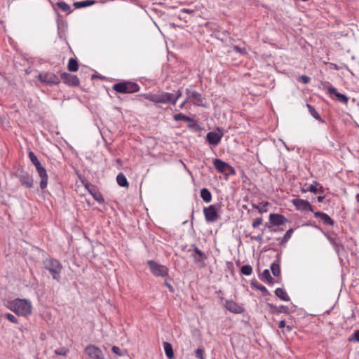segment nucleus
Here are the masks:
<instances>
[{
    "label": "nucleus",
    "instance_id": "f257e3e1",
    "mask_svg": "<svg viewBox=\"0 0 359 359\" xmlns=\"http://www.w3.org/2000/svg\"><path fill=\"white\" fill-rule=\"evenodd\" d=\"M6 307L13 311L18 316L27 317L32 313V304L26 299H15L8 302Z\"/></svg>",
    "mask_w": 359,
    "mask_h": 359
},
{
    "label": "nucleus",
    "instance_id": "f03ea898",
    "mask_svg": "<svg viewBox=\"0 0 359 359\" xmlns=\"http://www.w3.org/2000/svg\"><path fill=\"white\" fill-rule=\"evenodd\" d=\"M145 98L155 103H170L175 104V100H172V93H162L161 94H148L145 95Z\"/></svg>",
    "mask_w": 359,
    "mask_h": 359
},
{
    "label": "nucleus",
    "instance_id": "7ed1b4c3",
    "mask_svg": "<svg viewBox=\"0 0 359 359\" xmlns=\"http://www.w3.org/2000/svg\"><path fill=\"white\" fill-rule=\"evenodd\" d=\"M45 268L52 274L53 279L59 280L60 273L62 269L59 261L53 259H46L44 262Z\"/></svg>",
    "mask_w": 359,
    "mask_h": 359
},
{
    "label": "nucleus",
    "instance_id": "20e7f679",
    "mask_svg": "<svg viewBox=\"0 0 359 359\" xmlns=\"http://www.w3.org/2000/svg\"><path fill=\"white\" fill-rule=\"evenodd\" d=\"M113 88L121 93H133L137 92L140 87L134 82H121L114 84Z\"/></svg>",
    "mask_w": 359,
    "mask_h": 359
},
{
    "label": "nucleus",
    "instance_id": "39448f33",
    "mask_svg": "<svg viewBox=\"0 0 359 359\" xmlns=\"http://www.w3.org/2000/svg\"><path fill=\"white\" fill-rule=\"evenodd\" d=\"M147 264L151 272L155 276L165 277L168 276V269L166 266L151 260L148 261Z\"/></svg>",
    "mask_w": 359,
    "mask_h": 359
},
{
    "label": "nucleus",
    "instance_id": "423d86ee",
    "mask_svg": "<svg viewBox=\"0 0 359 359\" xmlns=\"http://www.w3.org/2000/svg\"><path fill=\"white\" fill-rule=\"evenodd\" d=\"M40 81L46 85H57L60 83L59 77L53 72H43L38 76Z\"/></svg>",
    "mask_w": 359,
    "mask_h": 359
},
{
    "label": "nucleus",
    "instance_id": "0eeeda50",
    "mask_svg": "<svg viewBox=\"0 0 359 359\" xmlns=\"http://www.w3.org/2000/svg\"><path fill=\"white\" fill-rule=\"evenodd\" d=\"M84 353L90 359H104L102 350L95 345H88L84 349Z\"/></svg>",
    "mask_w": 359,
    "mask_h": 359
},
{
    "label": "nucleus",
    "instance_id": "6e6552de",
    "mask_svg": "<svg viewBox=\"0 0 359 359\" xmlns=\"http://www.w3.org/2000/svg\"><path fill=\"white\" fill-rule=\"evenodd\" d=\"M213 165L216 170H217L221 173L229 172L230 174H234L235 170L232 166L225 163L224 161L215 158L213 161Z\"/></svg>",
    "mask_w": 359,
    "mask_h": 359
},
{
    "label": "nucleus",
    "instance_id": "1a4fd4ad",
    "mask_svg": "<svg viewBox=\"0 0 359 359\" xmlns=\"http://www.w3.org/2000/svg\"><path fill=\"white\" fill-rule=\"evenodd\" d=\"M223 135L222 130L218 129L217 131L209 132L206 135V140L210 144L217 146L221 142Z\"/></svg>",
    "mask_w": 359,
    "mask_h": 359
},
{
    "label": "nucleus",
    "instance_id": "9d476101",
    "mask_svg": "<svg viewBox=\"0 0 359 359\" xmlns=\"http://www.w3.org/2000/svg\"><path fill=\"white\" fill-rule=\"evenodd\" d=\"M203 213L205 215V220L208 222H215L219 218V215H218L215 206L212 205H211L207 208H205L203 209Z\"/></svg>",
    "mask_w": 359,
    "mask_h": 359
},
{
    "label": "nucleus",
    "instance_id": "9b49d317",
    "mask_svg": "<svg viewBox=\"0 0 359 359\" xmlns=\"http://www.w3.org/2000/svg\"><path fill=\"white\" fill-rule=\"evenodd\" d=\"M187 101L191 102L195 105H200L203 102V97L201 94L195 90H191L190 89L186 90Z\"/></svg>",
    "mask_w": 359,
    "mask_h": 359
},
{
    "label": "nucleus",
    "instance_id": "f8f14e48",
    "mask_svg": "<svg viewBox=\"0 0 359 359\" xmlns=\"http://www.w3.org/2000/svg\"><path fill=\"white\" fill-rule=\"evenodd\" d=\"M323 87L327 90L328 93L330 95H335L337 100L341 103H344V104H346L348 101V97L342 94V93H340L337 91V88H335L334 87H333L332 86H327V84H323Z\"/></svg>",
    "mask_w": 359,
    "mask_h": 359
},
{
    "label": "nucleus",
    "instance_id": "ddd939ff",
    "mask_svg": "<svg viewBox=\"0 0 359 359\" xmlns=\"http://www.w3.org/2000/svg\"><path fill=\"white\" fill-rule=\"evenodd\" d=\"M292 203L299 210L313 211L311 204L306 200L295 198L292 200Z\"/></svg>",
    "mask_w": 359,
    "mask_h": 359
},
{
    "label": "nucleus",
    "instance_id": "4468645a",
    "mask_svg": "<svg viewBox=\"0 0 359 359\" xmlns=\"http://www.w3.org/2000/svg\"><path fill=\"white\" fill-rule=\"evenodd\" d=\"M224 306L230 312L236 314L241 313L244 311V309L241 306L232 300H226Z\"/></svg>",
    "mask_w": 359,
    "mask_h": 359
},
{
    "label": "nucleus",
    "instance_id": "2eb2a0df",
    "mask_svg": "<svg viewBox=\"0 0 359 359\" xmlns=\"http://www.w3.org/2000/svg\"><path fill=\"white\" fill-rule=\"evenodd\" d=\"M61 78L64 80L65 83L69 86H77L79 84V79L75 75L64 72L61 74Z\"/></svg>",
    "mask_w": 359,
    "mask_h": 359
},
{
    "label": "nucleus",
    "instance_id": "dca6fc26",
    "mask_svg": "<svg viewBox=\"0 0 359 359\" xmlns=\"http://www.w3.org/2000/svg\"><path fill=\"white\" fill-rule=\"evenodd\" d=\"M37 172L41 177L40 187L44 189L48 184V175L46 169L41 165L39 167L36 168Z\"/></svg>",
    "mask_w": 359,
    "mask_h": 359
},
{
    "label": "nucleus",
    "instance_id": "f3484780",
    "mask_svg": "<svg viewBox=\"0 0 359 359\" xmlns=\"http://www.w3.org/2000/svg\"><path fill=\"white\" fill-rule=\"evenodd\" d=\"M269 221L272 224L278 226L283 224L287 221V219L279 214H271L269 216Z\"/></svg>",
    "mask_w": 359,
    "mask_h": 359
},
{
    "label": "nucleus",
    "instance_id": "a211bd4d",
    "mask_svg": "<svg viewBox=\"0 0 359 359\" xmlns=\"http://www.w3.org/2000/svg\"><path fill=\"white\" fill-rule=\"evenodd\" d=\"M314 216L316 218H319L325 224H327L330 226L334 225L333 219L326 213L321 212H316L314 213Z\"/></svg>",
    "mask_w": 359,
    "mask_h": 359
},
{
    "label": "nucleus",
    "instance_id": "6ab92c4d",
    "mask_svg": "<svg viewBox=\"0 0 359 359\" xmlns=\"http://www.w3.org/2000/svg\"><path fill=\"white\" fill-rule=\"evenodd\" d=\"M269 203L266 201H262L258 204H253L252 208L257 209L259 212L263 213L266 212L268 211V206Z\"/></svg>",
    "mask_w": 359,
    "mask_h": 359
},
{
    "label": "nucleus",
    "instance_id": "aec40b11",
    "mask_svg": "<svg viewBox=\"0 0 359 359\" xmlns=\"http://www.w3.org/2000/svg\"><path fill=\"white\" fill-rule=\"evenodd\" d=\"M275 294L283 301L288 302L290 299L287 292L282 288H277L275 290Z\"/></svg>",
    "mask_w": 359,
    "mask_h": 359
},
{
    "label": "nucleus",
    "instance_id": "412c9836",
    "mask_svg": "<svg viewBox=\"0 0 359 359\" xmlns=\"http://www.w3.org/2000/svg\"><path fill=\"white\" fill-rule=\"evenodd\" d=\"M201 197L206 203H209L212 200V194L210 192V191L206 188H203L201 189Z\"/></svg>",
    "mask_w": 359,
    "mask_h": 359
},
{
    "label": "nucleus",
    "instance_id": "4be33fe9",
    "mask_svg": "<svg viewBox=\"0 0 359 359\" xmlns=\"http://www.w3.org/2000/svg\"><path fill=\"white\" fill-rule=\"evenodd\" d=\"M116 182L118 184L122 187H128L129 185L126 177L123 173H119L117 175Z\"/></svg>",
    "mask_w": 359,
    "mask_h": 359
},
{
    "label": "nucleus",
    "instance_id": "5701e85b",
    "mask_svg": "<svg viewBox=\"0 0 359 359\" xmlns=\"http://www.w3.org/2000/svg\"><path fill=\"white\" fill-rule=\"evenodd\" d=\"M67 69L70 72H77L79 69L77 60L74 58H70L67 65Z\"/></svg>",
    "mask_w": 359,
    "mask_h": 359
},
{
    "label": "nucleus",
    "instance_id": "b1692460",
    "mask_svg": "<svg viewBox=\"0 0 359 359\" xmlns=\"http://www.w3.org/2000/svg\"><path fill=\"white\" fill-rule=\"evenodd\" d=\"M163 346L166 356L169 359H172L174 356L172 345L168 342H165Z\"/></svg>",
    "mask_w": 359,
    "mask_h": 359
},
{
    "label": "nucleus",
    "instance_id": "393cba45",
    "mask_svg": "<svg viewBox=\"0 0 359 359\" xmlns=\"http://www.w3.org/2000/svg\"><path fill=\"white\" fill-rule=\"evenodd\" d=\"M195 252L194 258L196 262H201L205 259V255L198 248L195 247L194 249Z\"/></svg>",
    "mask_w": 359,
    "mask_h": 359
},
{
    "label": "nucleus",
    "instance_id": "a878e982",
    "mask_svg": "<svg viewBox=\"0 0 359 359\" xmlns=\"http://www.w3.org/2000/svg\"><path fill=\"white\" fill-rule=\"evenodd\" d=\"M269 306L273 310L272 312H278V313H288V308L285 306H280L279 307H277L276 306H273L271 304H269Z\"/></svg>",
    "mask_w": 359,
    "mask_h": 359
},
{
    "label": "nucleus",
    "instance_id": "bb28decb",
    "mask_svg": "<svg viewBox=\"0 0 359 359\" xmlns=\"http://www.w3.org/2000/svg\"><path fill=\"white\" fill-rule=\"evenodd\" d=\"M94 4V1H77L74 4L76 8H83L86 6H91Z\"/></svg>",
    "mask_w": 359,
    "mask_h": 359
},
{
    "label": "nucleus",
    "instance_id": "cd10ccee",
    "mask_svg": "<svg viewBox=\"0 0 359 359\" xmlns=\"http://www.w3.org/2000/svg\"><path fill=\"white\" fill-rule=\"evenodd\" d=\"M29 157L30 161L35 165L36 168V167H39V165H41L40 161H39L38 158L34 154L33 151H29Z\"/></svg>",
    "mask_w": 359,
    "mask_h": 359
},
{
    "label": "nucleus",
    "instance_id": "c85d7f7f",
    "mask_svg": "<svg viewBox=\"0 0 359 359\" xmlns=\"http://www.w3.org/2000/svg\"><path fill=\"white\" fill-rule=\"evenodd\" d=\"M174 119L177 121H184L186 122L191 121V118H190L189 117L187 116L186 115H184L182 113L175 114L174 116Z\"/></svg>",
    "mask_w": 359,
    "mask_h": 359
},
{
    "label": "nucleus",
    "instance_id": "c756f323",
    "mask_svg": "<svg viewBox=\"0 0 359 359\" xmlns=\"http://www.w3.org/2000/svg\"><path fill=\"white\" fill-rule=\"evenodd\" d=\"M21 182L26 187H32L33 184V180L29 176H25L21 178Z\"/></svg>",
    "mask_w": 359,
    "mask_h": 359
},
{
    "label": "nucleus",
    "instance_id": "7c9ffc66",
    "mask_svg": "<svg viewBox=\"0 0 359 359\" xmlns=\"http://www.w3.org/2000/svg\"><path fill=\"white\" fill-rule=\"evenodd\" d=\"M271 270L273 276H278L280 271V266L278 264L272 263L271 264Z\"/></svg>",
    "mask_w": 359,
    "mask_h": 359
},
{
    "label": "nucleus",
    "instance_id": "2f4dec72",
    "mask_svg": "<svg viewBox=\"0 0 359 359\" xmlns=\"http://www.w3.org/2000/svg\"><path fill=\"white\" fill-rule=\"evenodd\" d=\"M57 6L65 12H70V6L69 4L64 1H59L57 3Z\"/></svg>",
    "mask_w": 359,
    "mask_h": 359
},
{
    "label": "nucleus",
    "instance_id": "473e14b6",
    "mask_svg": "<svg viewBox=\"0 0 359 359\" xmlns=\"http://www.w3.org/2000/svg\"><path fill=\"white\" fill-rule=\"evenodd\" d=\"M262 278L266 280L269 283L273 282V278L271 276L270 272L268 269L264 270L262 273Z\"/></svg>",
    "mask_w": 359,
    "mask_h": 359
},
{
    "label": "nucleus",
    "instance_id": "72a5a7b5",
    "mask_svg": "<svg viewBox=\"0 0 359 359\" xmlns=\"http://www.w3.org/2000/svg\"><path fill=\"white\" fill-rule=\"evenodd\" d=\"M252 272V269L250 265H244L241 267V273L246 276H250Z\"/></svg>",
    "mask_w": 359,
    "mask_h": 359
},
{
    "label": "nucleus",
    "instance_id": "f704fd0d",
    "mask_svg": "<svg viewBox=\"0 0 359 359\" xmlns=\"http://www.w3.org/2000/svg\"><path fill=\"white\" fill-rule=\"evenodd\" d=\"M292 233H293L292 229H290L289 230H287L286 231V233H285L284 236L283 237L281 243H287L289 241V239L291 238Z\"/></svg>",
    "mask_w": 359,
    "mask_h": 359
},
{
    "label": "nucleus",
    "instance_id": "c9c22d12",
    "mask_svg": "<svg viewBox=\"0 0 359 359\" xmlns=\"http://www.w3.org/2000/svg\"><path fill=\"white\" fill-rule=\"evenodd\" d=\"M307 107L309 108V112L316 119H320V116L318 113L316 111V110L310 104H307Z\"/></svg>",
    "mask_w": 359,
    "mask_h": 359
},
{
    "label": "nucleus",
    "instance_id": "e433bc0d",
    "mask_svg": "<svg viewBox=\"0 0 359 359\" xmlns=\"http://www.w3.org/2000/svg\"><path fill=\"white\" fill-rule=\"evenodd\" d=\"M232 48L234 51L239 53L241 55H245L247 53L245 47L241 48L238 46H233Z\"/></svg>",
    "mask_w": 359,
    "mask_h": 359
},
{
    "label": "nucleus",
    "instance_id": "4c0bfd02",
    "mask_svg": "<svg viewBox=\"0 0 359 359\" xmlns=\"http://www.w3.org/2000/svg\"><path fill=\"white\" fill-rule=\"evenodd\" d=\"M67 353H68V349L66 348H64V347L56 349L55 351V353L58 355H66Z\"/></svg>",
    "mask_w": 359,
    "mask_h": 359
},
{
    "label": "nucleus",
    "instance_id": "58836bf2",
    "mask_svg": "<svg viewBox=\"0 0 359 359\" xmlns=\"http://www.w3.org/2000/svg\"><path fill=\"white\" fill-rule=\"evenodd\" d=\"M6 318L9 320L11 321V323H18V319L11 313H6L5 315Z\"/></svg>",
    "mask_w": 359,
    "mask_h": 359
},
{
    "label": "nucleus",
    "instance_id": "ea45409f",
    "mask_svg": "<svg viewBox=\"0 0 359 359\" xmlns=\"http://www.w3.org/2000/svg\"><path fill=\"white\" fill-rule=\"evenodd\" d=\"M318 185V184L317 182H314L313 184H311L309 189H307V191H309L311 192H313V193H317L318 192V189H317V186Z\"/></svg>",
    "mask_w": 359,
    "mask_h": 359
},
{
    "label": "nucleus",
    "instance_id": "a19ab883",
    "mask_svg": "<svg viewBox=\"0 0 359 359\" xmlns=\"http://www.w3.org/2000/svg\"><path fill=\"white\" fill-rule=\"evenodd\" d=\"M299 81L300 82L306 84V83H308L310 82L311 79L308 76L302 75V76H299Z\"/></svg>",
    "mask_w": 359,
    "mask_h": 359
},
{
    "label": "nucleus",
    "instance_id": "79ce46f5",
    "mask_svg": "<svg viewBox=\"0 0 359 359\" xmlns=\"http://www.w3.org/2000/svg\"><path fill=\"white\" fill-rule=\"evenodd\" d=\"M203 353H204L203 351L201 348H198L195 351V355H196V358H198V359H204Z\"/></svg>",
    "mask_w": 359,
    "mask_h": 359
},
{
    "label": "nucleus",
    "instance_id": "37998d69",
    "mask_svg": "<svg viewBox=\"0 0 359 359\" xmlns=\"http://www.w3.org/2000/svg\"><path fill=\"white\" fill-rule=\"evenodd\" d=\"M262 223V219L261 217L255 219L252 222V226L254 228L258 227L259 225H261Z\"/></svg>",
    "mask_w": 359,
    "mask_h": 359
},
{
    "label": "nucleus",
    "instance_id": "c03bdc74",
    "mask_svg": "<svg viewBox=\"0 0 359 359\" xmlns=\"http://www.w3.org/2000/svg\"><path fill=\"white\" fill-rule=\"evenodd\" d=\"M350 340H353L359 342V330H356L354 332V333L351 335Z\"/></svg>",
    "mask_w": 359,
    "mask_h": 359
},
{
    "label": "nucleus",
    "instance_id": "a18cd8bd",
    "mask_svg": "<svg viewBox=\"0 0 359 359\" xmlns=\"http://www.w3.org/2000/svg\"><path fill=\"white\" fill-rule=\"evenodd\" d=\"M111 351L114 353H115L117 355H119V356L123 355V353H121V349L118 346H114L111 348Z\"/></svg>",
    "mask_w": 359,
    "mask_h": 359
},
{
    "label": "nucleus",
    "instance_id": "49530a36",
    "mask_svg": "<svg viewBox=\"0 0 359 359\" xmlns=\"http://www.w3.org/2000/svg\"><path fill=\"white\" fill-rule=\"evenodd\" d=\"M181 95L182 93L180 90L176 93V94L172 93V99L174 98L175 104H176L177 100L181 97Z\"/></svg>",
    "mask_w": 359,
    "mask_h": 359
},
{
    "label": "nucleus",
    "instance_id": "de8ad7c7",
    "mask_svg": "<svg viewBox=\"0 0 359 359\" xmlns=\"http://www.w3.org/2000/svg\"><path fill=\"white\" fill-rule=\"evenodd\" d=\"M278 326L280 328H284L285 327V322L284 320H280L278 323Z\"/></svg>",
    "mask_w": 359,
    "mask_h": 359
},
{
    "label": "nucleus",
    "instance_id": "09e8293b",
    "mask_svg": "<svg viewBox=\"0 0 359 359\" xmlns=\"http://www.w3.org/2000/svg\"><path fill=\"white\" fill-rule=\"evenodd\" d=\"M189 101H187V98L186 99L185 101H184L180 105V109H183L186 104L187 102H189Z\"/></svg>",
    "mask_w": 359,
    "mask_h": 359
},
{
    "label": "nucleus",
    "instance_id": "8fccbe9b",
    "mask_svg": "<svg viewBox=\"0 0 359 359\" xmlns=\"http://www.w3.org/2000/svg\"><path fill=\"white\" fill-rule=\"evenodd\" d=\"M258 289L262 292L266 291V288L263 285H260L259 287H258Z\"/></svg>",
    "mask_w": 359,
    "mask_h": 359
},
{
    "label": "nucleus",
    "instance_id": "3c124183",
    "mask_svg": "<svg viewBox=\"0 0 359 359\" xmlns=\"http://www.w3.org/2000/svg\"><path fill=\"white\" fill-rule=\"evenodd\" d=\"M182 11H184V12H185V13H193V11H191V10H189V9H187V8H184V9L182 10Z\"/></svg>",
    "mask_w": 359,
    "mask_h": 359
},
{
    "label": "nucleus",
    "instance_id": "603ef678",
    "mask_svg": "<svg viewBox=\"0 0 359 359\" xmlns=\"http://www.w3.org/2000/svg\"><path fill=\"white\" fill-rule=\"evenodd\" d=\"M165 285L170 290H172V286L168 283H165Z\"/></svg>",
    "mask_w": 359,
    "mask_h": 359
},
{
    "label": "nucleus",
    "instance_id": "864d4df0",
    "mask_svg": "<svg viewBox=\"0 0 359 359\" xmlns=\"http://www.w3.org/2000/svg\"><path fill=\"white\" fill-rule=\"evenodd\" d=\"M323 196H318V201L319 202H321V201H323Z\"/></svg>",
    "mask_w": 359,
    "mask_h": 359
},
{
    "label": "nucleus",
    "instance_id": "5fc2aeb1",
    "mask_svg": "<svg viewBox=\"0 0 359 359\" xmlns=\"http://www.w3.org/2000/svg\"><path fill=\"white\" fill-rule=\"evenodd\" d=\"M287 330H291V327H290V326H287Z\"/></svg>",
    "mask_w": 359,
    "mask_h": 359
}]
</instances>
